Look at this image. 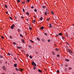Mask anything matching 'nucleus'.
Wrapping results in <instances>:
<instances>
[{"mask_svg": "<svg viewBox=\"0 0 74 74\" xmlns=\"http://www.w3.org/2000/svg\"><path fill=\"white\" fill-rule=\"evenodd\" d=\"M68 51L69 52L70 55H71V54L73 53V51L71 50L70 49H69L68 50Z\"/></svg>", "mask_w": 74, "mask_h": 74, "instance_id": "1", "label": "nucleus"}, {"mask_svg": "<svg viewBox=\"0 0 74 74\" xmlns=\"http://www.w3.org/2000/svg\"><path fill=\"white\" fill-rule=\"evenodd\" d=\"M32 65H33L34 66H35V67H36L37 66V65H36V64L35 63V62H32Z\"/></svg>", "mask_w": 74, "mask_h": 74, "instance_id": "2", "label": "nucleus"}, {"mask_svg": "<svg viewBox=\"0 0 74 74\" xmlns=\"http://www.w3.org/2000/svg\"><path fill=\"white\" fill-rule=\"evenodd\" d=\"M2 69L4 70H6V67L5 66H3Z\"/></svg>", "mask_w": 74, "mask_h": 74, "instance_id": "3", "label": "nucleus"}, {"mask_svg": "<svg viewBox=\"0 0 74 74\" xmlns=\"http://www.w3.org/2000/svg\"><path fill=\"white\" fill-rule=\"evenodd\" d=\"M15 27V25L14 24H12V25L11 26V29H14V27Z\"/></svg>", "mask_w": 74, "mask_h": 74, "instance_id": "4", "label": "nucleus"}, {"mask_svg": "<svg viewBox=\"0 0 74 74\" xmlns=\"http://www.w3.org/2000/svg\"><path fill=\"white\" fill-rule=\"evenodd\" d=\"M14 66L15 67H17V64L16 63H15L14 64Z\"/></svg>", "mask_w": 74, "mask_h": 74, "instance_id": "5", "label": "nucleus"}, {"mask_svg": "<svg viewBox=\"0 0 74 74\" xmlns=\"http://www.w3.org/2000/svg\"><path fill=\"white\" fill-rule=\"evenodd\" d=\"M21 41L23 43H25V40L23 39H21Z\"/></svg>", "mask_w": 74, "mask_h": 74, "instance_id": "6", "label": "nucleus"}, {"mask_svg": "<svg viewBox=\"0 0 74 74\" xmlns=\"http://www.w3.org/2000/svg\"><path fill=\"white\" fill-rule=\"evenodd\" d=\"M42 41L43 42H45V40H44V39L43 38H42Z\"/></svg>", "mask_w": 74, "mask_h": 74, "instance_id": "7", "label": "nucleus"}, {"mask_svg": "<svg viewBox=\"0 0 74 74\" xmlns=\"http://www.w3.org/2000/svg\"><path fill=\"white\" fill-rule=\"evenodd\" d=\"M46 12H47L48 14H49V11L48 9H46Z\"/></svg>", "mask_w": 74, "mask_h": 74, "instance_id": "8", "label": "nucleus"}, {"mask_svg": "<svg viewBox=\"0 0 74 74\" xmlns=\"http://www.w3.org/2000/svg\"><path fill=\"white\" fill-rule=\"evenodd\" d=\"M65 60L66 61V62H69L70 61V60L68 59H65Z\"/></svg>", "mask_w": 74, "mask_h": 74, "instance_id": "9", "label": "nucleus"}, {"mask_svg": "<svg viewBox=\"0 0 74 74\" xmlns=\"http://www.w3.org/2000/svg\"><path fill=\"white\" fill-rule=\"evenodd\" d=\"M17 48H18V49H21V48H22V47H21L17 46Z\"/></svg>", "mask_w": 74, "mask_h": 74, "instance_id": "10", "label": "nucleus"}, {"mask_svg": "<svg viewBox=\"0 0 74 74\" xmlns=\"http://www.w3.org/2000/svg\"><path fill=\"white\" fill-rule=\"evenodd\" d=\"M58 35L59 36H62V33H60Z\"/></svg>", "mask_w": 74, "mask_h": 74, "instance_id": "11", "label": "nucleus"}, {"mask_svg": "<svg viewBox=\"0 0 74 74\" xmlns=\"http://www.w3.org/2000/svg\"><path fill=\"white\" fill-rule=\"evenodd\" d=\"M55 50H56V51H59V49L57 48H55Z\"/></svg>", "mask_w": 74, "mask_h": 74, "instance_id": "12", "label": "nucleus"}, {"mask_svg": "<svg viewBox=\"0 0 74 74\" xmlns=\"http://www.w3.org/2000/svg\"><path fill=\"white\" fill-rule=\"evenodd\" d=\"M0 58L1 59H3V57L1 56V55H0Z\"/></svg>", "mask_w": 74, "mask_h": 74, "instance_id": "13", "label": "nucleus"}, {"mask_svg": "<svg viewBox=\"0 0 74 74\" xmlns=\"http://www.w3.org/2000/svg\"><path fill=\"white\" fill-rule=\"evenodd\" d=\"M38 71L40 73H41V72H42V71H41L40 69H38Z\"/></svg>", "mask_w": 74, "mask_h": 74, "instance_id": "14", "label": "nucleus"}, {"mask_svg": "<svg viewBox=\"0 0 74 74\" xmlns=\"http://www.w3.org/2000/svg\"><path fill=\"white\" fill-rule=\"evenodd\" d=\"M15 69L17 71H19V69H18L17 68H15Z\"/></svg>", "mask_w": 74, "mask_h": 74, "instance_id": "15", "label": "nucleus"}, {"mask_svg": "<svg viewBox=\"0 0 74 74\" xmlns=\"http://www.w3.org/2000/svg\"><path fill=\"white\" fill-rule=\"evenodd\" d=\"M52 53H53L52 54L53 55H55V53L53 51H52Z\"/></svg>", "mask_w": 74, "mask_h": 74, "instance_id": "16", "label": "nucleus"}, {"mask_svg": "<svg viewBox=\"0 0 74 74\" xmlns=\"http://www.w3.org/2000/svg\"><path fill=\"white\" fill-rule=\"evenodd\" d=\"M43 19V18H42V17H41L40 19V21H42Z\"/></svg>", "mask_w": 74, "mask_h": 74, "instance_id": "17", "label": "nucleus"}, {"mask_svg": "<svg viewBox=\"0 0 74 74\" xmlns=\"http://www.w3.org/2000/svg\"><path fill=\"white\" fill-rule=\"evenodd\" d=\"M26 14H27V15H29V13L28 12H26Z\"/></svg>", "mask_w": 74, "mask_h": 74, "instance_id": "18", "label": "nucleus"}, {"mask_svg": "<svg viewBox=\"0 0 74 74\" xmlns=\"http://www.w3.org/2000/svg\"><path fill=\"white\" fill-rule=\"evenodd\" d=\"M42 7L43 8H46V6L45 5H43Z\"/></svg>", "mask_w": 74, "mask_h": 74, "instance_id": "19", "label": "nucleus"}, {"mask_svg": "<svg viewBox=\"0 0 74 74\" xmlns=\"http://www.w3.org/2000/svg\"><path fill=\"white\" fill-rule=\"evenodd\" d=\"M47 14H48V13L47 12H45V15H47Z\"/></svg>", "mask_w": 74, "mask_h": 74, "instance_id": "20", "label": "nucleus"}, {"mask_svg": "<svg viewBox=\"0 0 74 74\" xmlns=\"http://www.w3.org/2000/svg\"><path fill=\"white\" fill-rule=\"evenodd\" d=\"M5 8H8V7H7V5L5 4Z\"/></svg>", "mask_w": 74, "mask_h": 74, "instance_id": "21", "label": "nucleus"}, {"mask_svg": "<svg viewBox=\"0 0 74 74\" xmlns=\"http://www.w3.org/2000/svg\"><path fill=\"white\" fill-rule=\"evenodd\" d=\"M40 29H42V30H43V29H44V27L42 26V27H41L40 28Z\"/></svg>", "mask_w": 74, "mask_h": 74, "instance_id": "22", "label": "nucleus"}, {"mask_svg": "<svg viewBox=\"0 0 74 74\" xmlns=\"http://www.w3.org/2000/svg\"><path fill=\"white\" fill-rule=\"evenodd\" d=\"M29 58H30V59H32V58H33L32 56H29Z\"/></svg>", "mask_w": 74, "mask_h": 74, "instance_id": "23", "label": "nucleus"}, {"mask_svg": "<svg viewBox=\"0 0 74 74\" xmlns=\"http://www.w3.org/2000/svg\"><path fill=\"white\" fill-rule=\"evenodd\" d=\"M29 30H32V28L30 26L29 27Z\"/></svg>", "mask_w": 74, "mask_h": 74, "instance_id": "24", "label": "nucleus"}, {"mask_svg": "<svg viewBox=\"0 0 74 74\" xmlns=\"http://www.w3.org/2000/svg\"><path fill=\"white\" fill-rule=\"evenodd\" d=\"M36 22V21L34 20L33 21V23H34V22Z\"/></svg>", "mask_w": 74, "mask_h": 74, "instance_id": "25", "label": "nucleus"}, {"mask_svg": "<svg viewBox=\"0 0 74 74\" xmlns=\"http://www.w3.org/2000/svg\"><path fill=\"white\" fill-rule=\"evenodd\" d=\"M17 30H18V32H21V30H20V29H18Z\"/></svg>", "mask_w": 74, "mask_h": 74, "instance_id": "26", "label": "nucleus"}, {"mask_svg": "<svg viewBox=\"0 0 74 74\" xmlns=\"http://www.w3.org/2000/svg\"><path fill=\"white\" fill-rule=\"evenodd\" d=\"M37 40H38V41L40 40V38H37Z\"/></svg>", "mask_w": 74, "mask_h": 74, "instance_id": "27", "label": "nucleus"}, {"mask_svg": "<svg viewBox=\"0 0 74 74\" xmlns=\"http://www.w3.org/2000/svg\"><path fill=\"white\" fill-rule=\"evenodd\" d=\"M13 44H14V45H16V43L14 42H13Z\"/></svg>", "mask_w": 74, "mask_h": 74, "instance_id": "28", "label": "nucleus"}, {"mask_svg": "<svg viewBox=\"0 0 74 74\" xmlns=\"http://www.w3.org/2000/svg\"><path fill=\"white\" fill-rule=\"evenodd\" d=\"M30 41L31 42H32V43H33V42H34L32 40H30Z\"/></svg>", "mask_w": 74, "mask_h": 74, "instance_id": "29", "label": "nucleus"}, {"mask_svg": "<svg viewBox=\"0 0 74 74\" xmlns=\"http://www.w3.org/2000/svg\"><path fill=\"white\" fill-rule=\"evenodd\" d=\"M23 12H25V9H24V8L23 9Z\"/></svg>", "mask_w": 74, "mask_h": 74, "instance_id": "30", "label": "nucleus"}, {"mask_svg": "<svg viewBox=\"0 0 74 74\" xmlns=\"http://www.w3.org/2000/svg\"><path fill=\"white\" fill-rule=\"evenodd\" d=\"M20 36L21 37H23V36H22V35L20 34Z\"/></svg>", "mask_w": 74, "mask_h": 74, "instance_id": "31", "label": "nucleus"}, {"mask_svg": "<svg viewBox=\"0 0 74 74\" xmlns=\"http://www.w3.org/2000/svg\"><path fill=\"white\" fill-rule=\"evenodd\" d=\"M26 56H27V58H28V57H29V54H26Z\"/></svg>", "mask_w": 74, "mask_h": 74, "instance_id": "32", "label": "nucleus"}, {"mask_svg": "<svg viewBox=\"0 0 74 74\" xmlns=\"http://www.w3.org/2000/svg\"><path fill=\"white\" fill-rule=\"evenodd\" d=\"M10 38L11 39H12V36H10Z\"/></svg>", "mask_w": 74, "mask_h": 74, "instance_id": "33", "label": "nucleus"}, {"mask_svg": "<svg viewBox=\"0 0 74 74\" xmlns=\"http://www.w3.org/2000/svg\"><path fill=\"white\" fill-rule=\"evenodd\" d=\"M14 60H17V59H16V58H14Z\"/></svg>", "mask_w": 74, "mask_h": 74, "instance_id": "34", "label": "nucleus"}, {"mask_svg": "<svg viewBox=\"0 0 74 74\" xmlns=\"http://www.w3.org/2000/svg\"><path fill=\"white\" fill-rule=\"evenodd\" d=\"M34 11L35 12H37V9H35L34 10Z\"/></svg>", "mask_w": 74, "mask_h": 74, "instance_id": "35", "label": "nucleus"}, {"mask_svg": "<svg viewBox=\"0 0 74 74\" xmlns=\"http://www.w3.org/2000/svg\"><path fill=\"white\" fill-rule=\"evenodd\" d=\"M49 20H50V18H48L47 19V21H49Z\"/></svg>", "mask_w": 74, "mask_h": 74, "instance_id": "36", "label": "nucleus"}, {"mask_svg": "<svg viewBox=\"0 0 74 74\" xmlns=\"http://www.w3.org/2000/svg\"><path fill=\"white\" fill-rule=\"evenodd\" d=\"M33 69L34 70H36V68L35 67H34V68H33Z\"/></svg>", "mask_w": 74, "mask_h": 74, "instance_id": "37", "label": "nucleus"}, {"mask_svg": "<svg viewBox=\"0 0 74 74\" xmlns=\"http://www.w3.org/2000/svg\"><path fill=\"white\" fill-rule=\"evenodd\" d=\"M65 35L66 36V37H67L69 36L68 35V34H65Z\"/></svg>", "mask_w": 74, "mask_h": 74, "instance_id": "38", "label": "nucleus"}, {"mask_svg": "<svg viewBox=\"0 0 74 74\" xmlns=\"http://www.w3.org/2000/svg\"><path fill=\"white\" fill-rule=\"evenodd\" d=\"M57 57H60V56L58 54V55H57Z\"/></svg>", "mask_w": 74, "mask_h": 74, "instance_id": "39", "label": "nucleus"}, {"mask_svg": "<svg viewBox=\"0 0 74 74\" xmlns=\"http://www.w3.org/2000/svg\"><path fill=\"white\" fill-rule=\"evenodd\" d=\"M9 18L10 19H11V20H12V18L11 17H9Z\"/></svg>", "mask_w": 74, "mask_h": 74, "instance_id": "40", "label": "nucleus"}, {"mask_svg": "<svg viewBox=\"0 0 74 74\" xmlns=\"http://www.w3.org/2000/svg\"><path fill=\"white\" fill-rule=\"evenodd\" d=\"M51 14H54V13L52 11H51Z\"/></svg>", "mask_w": 74, "mask_h": 74, "instance_id": "41", "label": "nucleus"}, {"mask_svg": "<svg viewBox=\"0 0 74 74\" xmlns=\"http://www.w3.org/2000/svg\"><path fill=\"white\" fill-rule=\"evenodd\" d=\"M56 37H59V35H57V34H56Z\"/></svg>", "mask_w": 74, "mask_h": 74, "instance_id": "42", "label": "nucleus"}, {"mask_svg": "<svg viewBox=\"0 0 74 74\" xmlns=\"http://www.w3.org/2000/svg\"><path fill=\"white\" fill-rule=\"evenodd\" d=\"M8 55H9V56H10L11 55V54H10L9 53H8Z\"/></svg>", "mask_w": 74, "mask_h": 74, "instance_id": "43", "label": "nucleus"}, {"mask_svg": "<svg viewBox=\"0 0 74 74\" xmlns=\"http://www.w3.org/2000/svg\"><path fill=\"white\" fill-rule=\"evenodd\" d=\"M29 48H32V46L30 45L29 46Z\"/></svg>", "mask_w": 74, "mask_h": 74, "instance_id": "44", "label": "nucleus"}, {"mask_svg": "<svg viewBox=\"0 0 74 74\" xmlns=\"http://www.w3.org/2000/svg\"><path fill=\"white\" fill-rule=\"evenodd\" d=\"M49 27H51V28H52V25H50L49 26Z\"/></svg>", "mask_w": 74, "mask_h": 74, "instance_id": "45", "label": "nucleus"}, {"mask_svg": "<svg viewBox=\"0 0 74 74\" xmlns=\"http://www.w3.org/2000/svg\"><path fill=\"white\" fill-rule=\"evenodd\" d=\"M62 38L63 40H64V36L62 37Z\"/></svg>", "mask_w": 74, "mask_h": 74, "instance_id": "46", "label": "nucleus"}, {"mask_svg": "<svg viewBox=\"0 0 74 74\" xmlns=\"http://www.w3.org/2000/svg\"><path fill=\"white\" fill-rule=\"evenodd\" d=\"M22 3L23 4H25V1H23V2H22Z\"/></svg>", "mask_w": 74, "mask_h": 74, "instance_id": "47", "label": "nucleus"}, {"mask_svg": "<svg viewBox=\"0 0 74 74\" xmlns=\"http://www.w3.org/2000/svg\"><path fill=\"white\" fill-rule=\"evenodd\" d=\"M57 73H59V70H57Z\"/></svg>", "mask_w": 74, "mask_h": 74, "instance_id": "48", "label": "nucleus"}, {"mask_svg": "<svg viewBox=\"0 0 74 74\" xmlns=\"http://www.w3.org/2000/svg\"><path fill=\"white\" fill-rule=\"evenodd\" d=\"M17 2H18V3H20V0H18L17 1Z\"/></svg>", "mask_w": 74, "mask_h": 74, "instance_id": "49", "label": "nucleus"}, {"mask_svg": "<svg viewBox=\"0 0 74 74\" xmlns=\"http://www.w3.org/2000/svg\"><path fill=\"white\" fill-rule=\"evenodd\" d=\"M21 18H22V19H23V18H24V17L22 16H21Z\"/></svg>", "mask_w": 74, "mask_h": 74, "instance_id": "50", "label": "nucleus"}, {"mask_svg": "<svg viewBox=\"0 0 74 74\" xmlns=\"http://www.w3.org/2000/svg\"><path fill=\"white\" fill-rule=\"evenodd\" d=\"M27 2L29 3V1H30V0H27Z\"/></svg>", "mask_w": 74, "mask_h": 74, "instance_id": "51", "label": "nucleus"}, {"mask_svg": "<svg viewBox=\"0 0 74 74\" xmlns=\"http://www.w3.org/2000/svg\"><path fill=\"white\" fill-rule=\"evenodd\" d=\"M68 66V65H67V64H66L65 65V66H66V67H67Z\"/></svg>", "mask_w": 74, "mask_h": 74, "instance_id": "52", "label": "nucleus"}, {"mask_svg": "<svg viewBox=\"0 0 74 74\" xmlns=\"http://www.w3.org/2000/svg\"><path fill=\"white\" fill-rule=\"evenodd\" d=\"M44 34H45V35L47 36V34L45 33H44Z\"/></svg>", "mask_w": 74, "mask_h": 74, "instance_id": "53", "label": "nucleus"}, {"mask_svg": "<svg viewBox=\"0 0 74 74\" xmlns=\"http://www.w3.org/2000/svg\"><path fill=\"white\" fill-rule=\"evenodd\" d=\"M67 44L68 45H69V43L68 42L67 43Z\"/></svg>", "mask_w": 74, "mask_h": 74, "instance_id": "54", "label": "nucleus"}, {"mask_svg": "<svg viewBox=\"0 0 74 74\" xmlns=\"http://www.w3.org/2000/svg\"><path fill=\"white\" fill-rule=\"evenodd\" d=\"M69 70H71V67L69 68Z\"/></svg>", "mask_w": 74, "mask_h": 74, "instance_id": "55", "label": "nucleus"}, {"mask_svg": "<svg viewBox=\"0 0 74 74\" xmlns=\"http://www.w3.org/2000/svg\"><path fill=\"white\" fill-rule=\"evenodd\" d=\"M31 8H34V6H32L31 7Z\"/></svg>", "mask_w": 74, "mask_h": 74, "instance_id": "56", "label": "nucleus"}, {"mask_svg": "<svg viewBox=\"0 0 74 74\" xmlns=\"http://www.w3.org/2000/svg\"><path fill=\"white\" fill-rule=\"evenodd\" d=\"M48 42H50V41L49 40H48Z\"/></svg>", "mask_w": 74, "mask_h": 74, "instance_id": "57", "label": "nucleus"}, {"mask_svg": "<svg viewBox=\"0 0 74 74\" xmlns=\"http://www.w3.org/2000/svg\"><path fill=\"white\" fill-rule=\"evenodd\" d=\"M2 38H3V39H4V36H2Z\"/></svg>", "mask_w": 74, "mask_h": 74, "instance_id": "58", "label": "nucleus"}, {"mask_svg": "<svg viewBox=\"0 0 74 74\" xmlns=\"http://www.w3.org/2000/svg\"><path fill=\"white\" fill-rule=\"evenodd\" d=\"M20 70H21V71H22L23 70L22 69H20Z\"/></svg>", "mask_w": 74, "mask_h": 74, "instance_id": "59", "label": "nucleus"}, {"mask_svg": "<svg viewBox=\"0 0 74 74\" xmlns=\"http://www.w3.org/2000/svg\"><path fill=\"white\" fill-rule=\"evenodd\" d=\"M14 17H15V19H16V18H17L16 16H15Z\"/></svg>", "mask_w": 74, "mask_h": 74, "instance_id": "60", "label": "nucleus"}, {"mask_svg": "<svg viewBox=\"0 0 74 74\" xmlns=\"http://www.w3.org/2000/svg\"><path fill=\"white\" fill-rule=\"evenodd\" d=\"M6 14H8V12H6Z\"/></svg>", "mask_w": 74, "mask_h": 74, "instance_id": "61", "label": "nucleus"}, {"mask_svg": "<svg viewBox=\"0 0 74 74\" xmlns=\"http://www.w3.org/2000/svg\"><path fill=\"white\" fill-rule=\"evenodd\" d=\"M5 63L6 64H7V62L6 61V62H5Z\"/></svg>", "mask_w": 74, "mask_h": 74, "instance_id": "62", "label": "nucleus"}, {"mask_svg": "<svg viewBox=\"0 0 74 74\" xmlns=\"http://www.w3.org/2000/svg\"><path fill=\"white\" fill-rule=\"evenodd\" d=\"M49 25H50V26L52 25H51V24L50 23L49 24Z\"/></svg>", "mask_w": 74, "mask_h": 74, "instance_id": "63", "label": "nucleus"}, {"mask_svg": "<svg viewBox=\"0 0 74 74\" xmlns=\"http://www.w3.org/2000/svg\"><path fill=\"white\" fill-rule=\"evenodd\" d=\"M2 74H5L4 73H2Z\"/></svg>", "mask_w": 74, "mask_h": 74, "instance_id": "64", "label": "nucleus"}]
</instances>
